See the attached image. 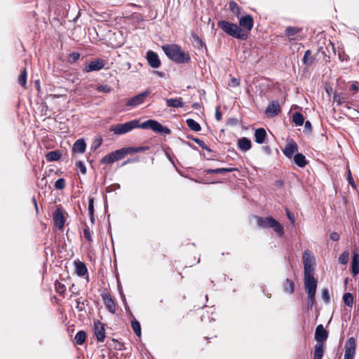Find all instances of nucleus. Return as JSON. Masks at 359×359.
<instances>
[{
  "instance_id": "1",
  "label": "nucleus",
  "mask_w": 359,
  "mask_h": 359,
  "mask_svg": "<svg viewBox=\"0 0 359 359\" xmlns=\"http://www.w3.org/2000/svg\"><path fill=\"white\" fill-rule=\"evenodd\" d=\"M135 128H141L143 130L150 129L153 132L160 135H170L171 130L165 126L162 125L155 119H148L142 123H140L138 119L119 123L110 127L109 130L114 132L116 135H123Z\"/></svg>"
},
{
  "instance_id": "2",
  "label": "nucleus",
  "mask_w": 359,
  "mask_h": 359,
  "mask_svg": "<svg viewBox=\"0 0 359 359\" xmlns=\"http://www.w3.org/2000/svg\"><path fill=\"white\" fill-rule=\"evenodd\" d=\"M239 25L222 20L217 23L218 27L221 28L228 35L239 40L245 41L248 38V34L245 32H250L254 26V19L252 15L245 14L238 18Z\"/></svg>"
},
{
  "instance_id": "3",
  "label": "nucleus",
  "mask_w": 359,
  "mask_h": 359,
  "mask_svg": "<svg viewBox=\"0 0 359 359\" xmlns=\"http://www.w3.org/2000/svg\"><path fill=\"white\" fill-rule=\"evenodd\" d=\"M162 50L170 60L177 64H187L191 62V59L189 53L183 50L178 44L164 45L162 46Z\"/></svg>"
},
{
  "instance_id": "4",
  "label": "nucleus",
  "mask_w": 359,
  "mask_h": 359,
  "mask_svg": "<svg viewBox=\"0 0 359 359\" xmlns=\"http://www.w3.org/2000/svg\"><path fill=\"white\" fill-rule=\"evenodd\" d=\"M257 224L259 228L273 229L280 237H283L285 231L283 226L271 216L260 217L256 216Z\"/></svg>"
},
{
  "instance_id": "5",
  "label": "nucleus",
  "mask_w": 359,
  "mask_h": 359,
  "mask_svg": "<svg viewBox=\"0 0 359 359\" xmlns=\"http://www.w3.org/2000/svg\"><path fill=\"white\" fill-rule=\"evenodd\" d=\"M151 93V92L150 89L147 88L145 90L128 100L126 105L131 108L136 107L137 106L142 104L144 102L145 98L150 95Z\"/></svg>"
},
{
  "instance_id": "6",
  "label": "nucleus",
  "mask_w": 359,
  "mask_h": 359,
  "mask_svg": "<svg viewBox=\"0 0 359 359\" xmlns=\"http://www.w3.org/2000/svg\"><path fill=\"white\" fill-rule=\"evenodd\" d=\"M105 326L106 325L99 320L93 323V333L97 342H103L106 338Z\"/></svg>"
},
{
  "instance_id": "7",
  "label": "nucleus",
  "mask_w": 359,
  "mask_h": 359,
  "mask_svg": "<svg viewBox=\"0 0 359 359\" xmlns=\"http://www.w3.org/2000/svg\"><path fill=\"white\" fill-rule=\"evenodd\" d=\"M124 158L121 149H117L104 156L100 160L101 164H112L114 162L121 160Z\"/></svg>"
},
{
  "instance_id": "8",
  "label": "nucleus",
  "mask_w": 359,
  "mask_h": 359,
  "mask_svg": "<svg viewBox=\"0 0 359 359\" xmlns=\"http://www.w3.org/2000/svg\"><path fill=\"white\" fill-rule=\"evenodd\" d=\"M105 61L101 58H96L90 61L83 69L84 73L100 71L104 67Z\"/></svg>"
},
{
  "instance_id": "9",
  "label": "nucleus",
  "mask_w": 359,
  "mask_h": 359,
  "mask_svg": "<svg viewBox=\"0 0 359 359\" xmlns=\"http://www.w3.org/2000/svg\"><path fill=\"white\" fill-rule=\"evenodd\" d=\"M146 59L148 65L153 69H157L160 67L161 65L158 55L151 50H149L147 52Z\"/></svg>"
},
{
  "instance_id": "10",
  "label": "nucleus",
  "mask_w": 359,
  "mask_h": 359,
  "mask_svg": "<svg viewBox=\"0 0 359 359\" xmlns=\"http://www.w3.org/2000/svg\"><path fill=\"white\" fill-rule=\"evenodd\" d=\"M282 151L287 158L291 159L295 156L296 153H298V145L294 140L291 139Z\"/></svg>"
},
{
  "instance_id": "11",
  "label": "nucleus",
  "mask_w": 359,
  "mask_h": 359,
  "mask_svg": "<svg viewBox=\"0 0 359 359\" xmlns=\"http://www.w3.org/2000/svg\"><path fill=\"white\" fill-rule=\"evenodd\" d=\"M55 224L60 230H63L66 219L62 208H57L53 214Z\"/></svg>"
},
{
  "instance_id": "12",
  "label": "nucleus",
  "mask_w": 359,
  "mask_h": 359,
  "mask_svg": "<svg viewBox=\"0 0 359 359\" xmlns=\"http://www.w3.org/2000/svg\"><path fill=\"white\" fill-rule=\"evenodd\" d=\"M304 287L306 293H316L318 280L313 276L304 277Z\"/></svg>"
},
{
  "instance_id": "13",
  "label": "nucleus",
  "mask_w": 359,
  "mask_h": 359,
  "mask_svg": "<svg viewBox=\"0 0 359 359\" xmlns=\"http://www.w3.org/2000/svg\"><path fill=\"white\" fill-rule=\"evenodd\" d=\"M329 333L322 324L317 325L315 331V340L316 343H323L328 337Z\"/></svg>"
},
{
  "instance_id": "14",
  "label": "nucleus",
  "mask_w": 359,
  "mask_h": 359,
  "mask_svg": "<svg viewBox=\"0 0 359 359\" xmlns=\"http://www.w3.org/2000/svg\"><path fill=\"white\" fill-rule=\"evenodd\" d=\"M280 112V106L277 100H272L267 106L265 113L271 116H276Z\"/></svg>"
},
{
  "instance_id": "15",
  "label": "nucleus",
  "mask_w": 359,
  "mask_h": 359,
  "mask_svg": "<svg viewBox=\"0 0 359 359\" xmlns=\"http://www.w3.org/2000/svg\"><path fill=\"white\" fill-rule=\"evenodd\" d=\"M72 152L74 154H83L86 150V143L83 138H79L74 143Z\"/></svg>"
},
{
  "instance_id": "16",
  "label": "nucleus",
  "mask_w": 359,
  "mask_h": 359,
  "mask_svg": "<svg viewBox=\"0 0 359 359\" xmlns=\"http://www.w3.org/2000/svg\"><path fill=\"white\" fill-rule=\"evenodd\" d=\"M238 170L237 168L231 167V168H219L215 169L208 168L204 170V172L206 174H226L228 172H231L233 171Z\"/></svg>"
},
{
  "instance_id": "17",
  "label": "nucleus",
  "mask_w": 359,
  "mask_h": 359,
  "mask_svg": "<svg viewBox=\"0 0 359 359\" xmlns=\"http://www.w3.org/2000/svg\"><path fill=\"white\" fill-rule=\"evenodd\" d=\"M238 149L242 151H247L252 147V142L248 137H243L238 139Z\"/></svg>"
},
{
  "instance_id": "18",
  "label": "nucleus",
  "mask_w": 359,
  "mask_h": 359,
  "mask_svg": "<svg viewBox=\"0 0 359 359\" xmlns=\"http://www.w3.org/2000/svg\"><path fill=\"white\" fill-rule=\"evenodd\" d=\"M254 135L255 142L262 144L265 142L267 134L264 128H259L255 130Z\"/></svg>"
},
{
  "instance_id": "19",
  "label": "nucleus",
  "mask_w": 359,
  "mask_h": 359,
  "mask_svg": "<svg viewBox=\"0 0 359 359\" xmlns=\"http://www.w3.org/2000/svg\"><path fill=\"white\" fill-rule=\"evenodd\" d=\"M75 273L78 276L82 277L88 274V269L86 264L79 260L74 262Z\"/></svg>"
},
{
  "instance_id": "20",
  "label": "nucleus",
  "mask_w": 359,
  "mask_h": 359,
  "mask_svg": "<svg viewBox=\"0 0 359 359\" xmlns=\"http://www.w3.org/2000/svg\"><path fill=\"white\" fill-rule=\"evenodd\" d=\"M292 158L295 165L299 168H304L309 163V161L302 153H296L295 156Z\"/></svg>"
},
{
  "instance_id": "21",
  "label": "nucleus",
  "mask_w": 359,
  "mask_h": 359,
  "mask_svg": "<svg viewBox=\"0 0 359 359\" xmlns=\"http://www.w3.org/2000/svg\"><path fill=\"white\" fill-rule=\"evenodd\" d=\"M283 289L284 292L292 294L294 292L295 284L293 280L290 278H286L283 283Z\"/></svg>"
},
{
  "instance_id": "22",
  "label": "nucleus",
  "mask_w": 359,
  "mask_h": 359,
  "mask_svg": "<svg viewBox=\"0 0 359 359\" xmlns=\"http://www.w3.org/2000/svg\"><path fill=\"white\" fill-rule=\"evenodd\" d=\"M325 352L323 343H316L314 346L313 359H322Z\"/></svg>"
},
{
  "instance_id": "23",
  "label": "nucleus",
  "mask_w": 359,
  "mask_h": 359,
  "mask_svg": "<svg viewBox=\"0 0 359 359\" xmlns=\"http://www.w3.org/2000/svg\"><path fill=\"white\" fill-rule=\"evenodd\" d=\"M62 157V153L59 150H53L48 151L46 154V158L48 162H53L59 161Z\"/></svg>"
},
{
  "instance_id": "24",
  "label": "nucleus",
  "mask_w": 359,
  "mask_h": 359,
  "mask_svg": "<svg viewBox=\"0 0 359 359\" xmlns=\"http://www.w3.org/2000/svg\"><path fill=\"white\" fill-rule=\"evenodd\" d=\"M166 104L168 107L173 108H180L184 106V103L181 97L166 99Z\"/></svg>"
},
{
  "instance_id": "25",
  "label": "nucleus",
  "mask_w": 359,
  "mask_h": 359,
  "mask_svg": "<svg viewBox=\"0 0 359 359\" xmlns=\"http://www.w3.org/2000/svg\"><path fill=\"white\" fill-rule=\"evenodd\" d=\"M315 62L316 58L313 56H312L311 51L310 50H306L302 58L303 64L306 66H311L313 65Z\"/></svg>"
},
{
  "instance_id": "26",
  "label": "nucleus",
  "mask_w": 359,
  "mask_h": 359,
  "mask_svg": "<svg viewBox=\"0 0 359 359\" xmlns=\"http://www.w3.org/2000/svg\"><path fill=\"white\" fill-rule=\"evenodd\" d=\"M187 138L193 140L199 147H201L203 149H205L208 152H212V150L208 145H206L202 140H201L198 137H194L191 135H187Z\"/></svg>"
},
{
  "instance_id": "27",
  "label": "nucleus",
  "mask_w": 359,
  "mask_h": 359,
  "mask_svg": "<svg viewBox=\"0 0 359 359\" xmlns=\"http://www.w3.org/2000/svg\"><path fill=\"white\" fill-rule=\"evenodd\" d=\"M229 10L236 18H238L243 9L236 2L231 1L229 2Z\"/></svg>"
},
{
  "instance_id": "28",
  "label": "nucleus",
  "mask_w": 359,
  "mask_h": 359,
  "mask_svg": "<svg viewBox=\"0 0 359 359\" xmlns=\"http://www.w3.org/2000/svg\"><path fill=\"white\" fill-rule=\"evenodd\" d=\"M86 332L84 330H79L75 335V343L77 345H83L86 341Z\"/></svg>"
},
{
  "instance_id": "29",
  "label": "nucleus",
  "mask_w": 359,
  "mask_h": 359,
  "mask_svg": "<svg viewBox=\"0 0 359 359\" xmlns=\"http://www.w3.org/2000/svg\"><path fill=\"white\" fill-rule=\"evenodd\" d=\"M186 123L190 130L194 132H198L201 130V125L193 118H187Z\"/></svg>"
},
{
  "instance_id": "30",
  "label": "nucleus",
  "mask_w": 359,
  "mask_h": 359,
  "mask_svg": "<svg viewBox=\"0 0 359 359\" xmlns=\"http://www.w3.org/2000/svg\"><path fill=\"white\" fill-rule=\"evenodd\" d=\"M292 122L297 126H302L304 123V116L300 112H294L292 115Z\"/></svg>"
},
{
  "instance_id": "31",
  "label": "nucleus",
  "mask_w": 359,
  "mask_h": 359,
  "mask_svg": "<svg viewBox=\"0 0 359 359\" xmlns=\"http://www.w3.org/2000/svg\"><path fill=\"white\" fill-rule=\"evenodd\" d=\"M303 262L304 264H315V258L310 250H306L304 252Z\"/></svg>"
},
{
  "instance_id": "32",
  "label": "nucleus",
  "mask_w": 359,
  "mask_h": 359,
  "mask_svg": "<svg viewBox=\"0 0 359 359\" xmlns=\"http://www.w3.org/2000/svg\"><path fill=\"white\" fill-rule=\"evenodd\" d=\"M315 264H306L304 263V277H309L313 276V272L315 270Z\"/></svg>"
},
{
  "instance_id": "33",
  "label": "nucleus",
  "mask_w": 359,
  "mask_h": 359,
  "mask_svg": "<svg viewBox=\"0 0 359 359\" xmlns=\"http://www.w3.org/2000/svg\"><path fill=\"white\" fill-rule=\"evenodd\" d=\"M344 304L348 306L352 307L353 304V295L351 292H346L344 294L343 297Z\"/></svg>"
},
{
  "instance_id": "34",
  "label": "nucleus",
  "mask_w": 359,
  "mask_h": 359,
  "mask_svg": "<svg viewBox=\"0 0 359 359\" xmlns=\"http://www.w3.org/2000/svg\"><path fill=\"white\" fill-rule=\"evenodd\" d=\"M131 327L135 332V334L137 337H141L142 335V330H141V325L138 320H137L135 318L134 320H132L131 321Z\"/></svg>"
},
{
  "instance_id": "35",
  "label": "nucleus",
  "mask_w": 359,
  "mask_h": 359,
  "mask_svg": "<svg viewBox=\"0 0 359 359\" xmlns=\"http://www.w3.org/2000/svg\"><path fill=\"white\" fill-rule=\"evenodd\" d=\"M103 142V140L101 135L97 136L94 140L93 141L91 146H90V150L92 151H95L97 149L100 148V147L102 145Z\"/></svg>"
},
{
  "instance_id": "36",
  "label": "nucleus",
  "mask_w": 359,
  "mask_h": 359,
  "mask_svg": "<svg viewBox=\"0 0 359 359\" xmlns=\"http://www.w3.org/2000/svg\"><path fill=\"white\" fill-rule=\"evenodd\" d=\"M302 29L297 27L289 26L285 28V34L287 36H293L301 32Z\"/></svg>"
},
{
  "instance_id": "37",
  "label": "nucleus",
  "mask_w": 359,
  "mask_h": 359,
  "mask_svg": "<svg viewBox=\"0 0 359 359\" xmlns=\"http://www.w3.org/2000/svg\"><path fill=\"white\" fill-rule=\"evenodd\" d=\"M307 294V304H306V309L308 311H311L313 309V306L316 302V293H306Z\"/></svg>"
},
{
  "instance_id": "38",
  "label": "nucleus",
  "mask_w": 359,
  "mask_h": 359,
  "mask_svg": "<svg viewBox=\"0 0 359 359\" xmlns=\"http://www.w3.org/2000/svg\"><path fill=\"white\" fill-rule=\"evenodd\" d=\"M191 37H192L194 41L196 42V43L197 45V48L198 49L204 47L205 48V50H207L206 44L202 41V39L198 36V34H196V33H192Z\"/></svg>"
},
{
  "instance_id": "39",
  "label": "nucleus",
  "mask_w": 359,
  "mask_h": 359,
  "mask_svg": "<svg viewBox=\"0 0 359 359\" xmlns=\"http://www.w3.org/2000/svg\"><path fill=\"white\" fill-rule=\"evenodd\" d=\"M106 309L111 313H114L116 311L115 302L112 298H109L105 302Z\"/></svg>"
},
{
  "instance_id": "40",
  "label": "nucleus",
  "mask_w": 359,
  "mask_h": 359,
  "mask_svg": "<svg viewBox=\"0 0 359 359\" xmlns=\"http://www.w3.org/2000/svg\"><path fill=\"white\" fill-rule=\"evenodd\" d=\"M55 291L60 295H63L66 291L65 285L60 283L58 280H56L55 282Z\"/></svg>"
},
{
  "instance_id": "41",
  "label": "nucleus",
  "mask_w": 359,
  "mask_h": 359,
  "mask_svg": "<svg viewBox=\"0 0 359 359\" xmlns=\"http://www.w3.org/2000/svg\"><path fill=\"white\" fill-rule=\"evenodd\" d=\"M27 73L26 71V69H24L23 71L21 72L19 77H18V83L25 87L27 83Z\"/></svg>"
},
{
  "instance_id": "42",
  "label": "nucleus",
  "mask_w": 359,
  "mask_h": 359,
  "mask_svg": "<svg viewBox=\"0 0 359 359\" xmlns=\"http://www.w3.org/2000/svg\"><path fill=\"white\" fill-rule=\"evenodd\" d=\"M88 305V300L85 299L83 301H80L79 299L76 300V309L78 311H84L86 312L85 306Z\"/></svg>"
},
{
  "instance_id": "43",
  "label": "nucleus",
  "mask_w": 359,
  "mask_h": 359,
  "mask_svg": "<svg viewBox=\"0 0 359 359\" xmlns=\"http://www.w3.org/2000/svg\"><path fill=\"white\" fill-rule=\"evenodd\" d=\"M338 57L341 62H348L350 60L349 56L345 53L343 48H339L338 50Z\"/></svg>"
},
{
  "instance_id": "44",
  "label": "nucleus",
  "mask_w": 359,
  "mask_h": 359,
  "mask_svg": "<svg viewBox=\"0 0 359 359\" xmlns=\"http://www.w3.org/2000/svg\"><path fill=\"white\" fill-rule=\"evenodd\" d=\"M54 187L55 189L57 190H62L65 187V180L64 178H59L57 179L55 184Z\"/></svg>"
},
{
  "instance_id": "45",
  "label": "nucleus",
  "mask_w": 359,
  "mask_h": 359,
  "mask_svg": "<svg viewBox=\"0 0 359 359\" xmlns=\"http://www.w3.org/2000/svg\"><path fill=\"white\" fill-rule=\"evenodd\" d=\"M348 256L349 252L348 251L343 252L339 257V263L344 265L346 264L348 262Z\"/></svg>"
},
{
  "instance_id": "46",
  "label": "nucleus",
  "mask_w": 359,
  "mask_h": 359,
  "mask_svg": "<svg viewBox=\"0 0 359 359\" xmlns=\"http://www.w3.org/2000/svg\"><path fill=\"white\" fill-rule=\"evenodd\" d=\"M355 340L354 337H351L348 339V340L346 342L345 344V348H351V349H355Z\"/></svg>"
},
{
  "instance_id": "47",
  "label": "nucleus",
  "mask_w": 359,
  "mask_h": 359,
  "mask_svg": "<svg viewBox=\"0 0 359 359\" xmlns=\"http://www.w3.org/2000/svg\"><path fill=\"white\" fill-rule=\"evenodd\" d=\"M80 57L81 55L79 53L72 52L69 55V61L71 64L75 63L79 60Z\"/></svg>"
},
{
  "instance_id": "48",
  "label": "nucleus",
  "mask_w": 359,
  "mask_h": 359,
  "mask_svg": "<svg viewBox=\"0 0 359 359\" xmlns=\"http://www.w3.org/2000/svg\"><path fill=\"white\" fill-rule=\"evenodd\" d=\"M333 100L334 102H337L338 106H341L345 103L344 97H341V95L338 93H334Z\"/></svg>"
},
{
  "instance_id": "49",
  "label": "nucleus",
  "mask_w": 359,
  "mask_h": 359,
  "mask_svg": "<svg viewBox=\"0 0 359 359\" xmlns=\"http://www.w3.org/2000/svg\"><path fill=\"white\" fill-rule=\"evenodd\" d=\"M322 298L325 304H329L330 302V297L329 293V290L327 288H324L322 290Z\"/></svg>"
},
{
  "instance_id": "50",
  "label": "nucleus",
  "mask_w": 359,
  "mask_h": 359,
  "mask_svg": "<svg viewBox=\"0 0 359 359\" xmlns=\"http://www.w3.org/2000/svg\"><path fill=\"white\" fill-rule=\"evenodd\" d=\"M351 272L353 276L359 273V263H351Z\"/></svg>"
},
{
  "instance_id": "51",
  "label": "nucleus",
  "mask_w": 359,
  "mask_h": 359,
  "mask_svg": "<svg viewBox=\"0 0 359 359\" xmlns=\"http://www.w3.org/2000/svg\"><path fill=\"white\" fill-rule=\"evenodd\" d=\"M94 201H95V198L93 197H90L88 198V214L89 215L95 214Z\"/></svg>"
},
{
  "instance_id": "52",
  "label": "nucleus",
  "mask_w": 359,
  "mask_h": 359,
  "mask_svg": "<svg viewBox=\"0 0 359 359\" xmlns=\"http://www.w3.org/2000/svg\"><path fill=\"white\" fill-rule=\"evenodd\" d=\"M111 88L108 85H99L97 87V90L98 92H103V93H110L111 91Z\"/></svg>"
},
{
  "instance_id": "53",
  "label": "nucleus",
  "mask_w": 359,
  "mask_h": 359,
  "mask_svg": "<svg viewBox=\"0 0 359 359\" xmlns=\"http://www.w3.org/2000/svg\"><path fill=\"white\" fill-rule=\"evenodd\" d=\"M83 234H84L85 238L88 240V242L90 243L93 241V238L91 236L90 229L87 225H85V228L83 229Z\"/></svg>"
},
{
  "instance_id": "54",
  "label": "nucleus",
  "mask_w": 359,
  "mask_h": 359,
  "mask_svg": "<svg viewBox=\"0 0 359 359\" xmlns=\"http://www.w3.org/2000/svg\"><path fill=\"white\" fill-rule=\"evenodd\" d=\"M347 172V182L348 184H350L353 188L356 189V184L354 182L351 170H348Z\"/></svg>"
},
{
  "instance_id": "55",
  "label": "nucleus",
  "mask_w": 359,
  "mask_h": 359,
  "mask_svg": "<svg viewBox=\"0 0 359 359\" xmlns=\"http://www.w3.org/2000/svg\"><path fill=\"white\" fill-rule=\"evenodd\" d=\"M76 166L79 168L81 172L83 175H86L87 172V169L84 163L81 161H78L76 162Z\"/></svg>"
},
{
  "instance_id": "56",
  "label": "nucleus",
  "mask_w": 359,
  "mask_h": 359,
  "mask_svg": "<svg viewBox=\"0 0 359 359\" xmlns=\"http://www.w3.org/2000/svg\"><path fill=\"white\" fill-rule=\"evenodd\" d=\"M285 214H286V216L288 218L290 222L292 224H294V223H295L294 215L287 208H285Z\"/></svg>"
},
{
  "instance_id": "57",
  "label": "nucleus",
  "mask_w": 359,
  "mask_h": 359,
  "mask_svg": "<svg viewBox=\"0 0 359 359\" xmlns=\"http://www.w3.org/2000/svg\"><path fill=\"white\" fill-rule=\"evenodd\" d=\"M120 188H121V186L119 184L114 183V184H112L108 186L107 187H106V192L110 193L115 190L119 189Z\"/></svg>"
},
{
  "instance_id": "58",
  "label": "nucleus",
  "mask_w": 359,
  "mask_h": 359,
  "mask_svg": "<svg viewBox=\"0 0 359 359\" xmlns=\"http://www.w3.org/2000/svg\"><path fill=\"white\" fill-rule=\"evenodd\" d=\"M121 150H122L124 157L128 154H131L133 153H135L134 147H123V148H121Z\"/></svg>"
},
{
  "instance_id": "59",
  "label": "nucleus",
  "mask_w": 359,
  "mask_h": 359,
  "mask_svg": "<svg viewBox=\"0 0 359 359\" xmlns=\"http://www.w3.org/2000/svg\"><path fill=\"white\" fill-rule=\"evenodd\" d=\"M355 352V349L345 348L344 357L353 359Z\"/></svg>"
},
{
  "instance_id": "60",
  "label": "nucleus",
  "mask_w": 359,
  "mask_h": 359,
  "mask_svg": "<svg viewBox=\"0 0 359 359\" xmlns=\"http://www.w3.org/2000/svg\"><path fill=\"white\" fill-rule=\"evenodd\" d=\"M240 79H237L236 77H232L231 79V81L229 83V86L230 87H237L238 86H240Z\"/></svg>"
},
{
  "instance_id": "61",
  "label": "nucleus",
  "mask_w": 359,
  "mask_h": 359,
  "mask_svg": "<svg viewBox=\"0 0 359 359\" xmlns=\"http://www.w3.org/2000/svg\"><path fill=\"white\" fill-rule=\"evenodd\" d=\"M312 130V125L309 121H306L304 125V133L307 134H310Z\"/></svg>"
},
{
  "instance_id": "62",
  "label": "nucleus",
  "mask_w": 359,
  "mask_h": 359,
  "mask_svg": "<svg viewBox=\"0 0 359 359\" xmlns=\"http://www.w3.org/2000/svg\"><path fill=\"white\" fill-rule=\"evenodd\" d=\"M112 341L116 343V345L114 346V348L116 349V350H119V351H121V350H125V347H124V344L123 343H120L118 341H117L116 340H115L114 339H112Z\"/></svg>"
},
{
  "instance_id": "63",
  "label": "nucleus",
  "mask_w": 359,
  "mask_h": 359,
  "mask_svg": "<svg viewBox=\"0 0 359 359\" xmlns=\"http://www.w3.org/2000/svg\"><path fill=\"white\" fill-rule=\"evenodd\" d=\"M238 123V121L236 118H230L227 120L226 124L231 126H236Z\"/></svg>"
},
{
  "instance_id": "64",
  "label": "nucleus",
  "mask_w": 359,
  "mask_h": 359,
  "mask_svg": "<svg viewBox=\"0 0 359 359\" xmlns=\"http://www.w3.org/2000/svg\"><path fill=\"white\" fill-rule=\"evenodd\" d=\"M359 263V254L354 251L351 259V263Z\"/></svg>"
}]
</instances>
